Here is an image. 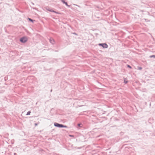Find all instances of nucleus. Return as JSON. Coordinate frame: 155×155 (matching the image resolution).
Listing matches in <instances>:
<instances>
[{
    "mask_svg": "<svg viewBox=\"0 0 155 155\" xmlns=\"http://www.w3.org/2000/svg\"><path fill=\"white\" fill-rule=\"evenodd\" d=\"M54 125L55 126L58 127H66L67 126L64 125L62 124H60L57 123H55L54 124Z\"/></svg>",
    "mask_w": 155,
    "mask_h": 155,
    "instance_id": "nucleus-1",
    "label": "nucleus"
},
{
    "mask_svg": "<svg viewBox=\"0 0 155 155\" xmlns=\"http://www.w3.org/2000/svg\"><path fill=\"white\" fill-rule=\"evenodd\" d=\"M27 41V39L25 37H22L20 39V41L22 43H25Z\"/></svg>",
    "mask_w": 155,
    "mask_h": 155,
    "instance_id": "nucleus-2",
    "label": "nucleus"
},
{
    "mask_svg": "<svg viewBox=\"0 0 155 155\" xmlns=\"http://www.w3.org/2000/svg\"><path fill=\"white\" fill-rule=\"evenodd\" d=\"M99 46L102 47L104 48H108V45L106 43H100L99 44Z\"/></svg>",
    "mask_w": 155,
    "mask_h": 155,
    "instance_id": "nucleus-3",
    "label": "nucleus"
},
{
    "mask_svg": "<svg viewBox=\"0 0 155 155\" xmlns=\"http://www.w3.org/2000/svg\"><path fill=\"white\" fill-rule=\"evenodd\" d=\"M50 42L52 44H54V40L52 38H51L49 39Z\"/></svg>",
    "mask_w": 155,
    "mask_h": 155,
    "instance_id": "nucleus-4",
    "label": "nucleus"
},
{
    "mask_svg": "<svg viewBox=\"0 0 155 155\" xmlns=\"http://www.w3.org/2000/svg\"><path fill=\"white\" fill-rule=\"evenodd\" d=\"M61 2L64 3V4L68 6V7H70V6L68 5V4H67V3L65 2L64 0H61Z\"/></svg>",
    "mask_w": 155,
    "mask_h": 155,
    "instance_id": "nucleus-5",
    "label": "nucleus"
},
{
    "mask_svg": "<svg viewBox=\"0 0 155 155\" xmlns=\"http://www.w3.org/2000/svg\"><path fill=\"white\" fill-rule=\"evenodd\" d=\"M48 10L50 12H54L56 14H59L58 12H55V11H54L52 9H48Z\"/></svg>",
    "mask_w": 155,
    "mask_h": 155,
    "instance_id": "nucleus-6",
    "label": "nucleus"
},
{
    "mask_svg": "<svg viewBox=\"0 0 155 155\" xmlns=\"http://www.w3.org/2000/svg\"><path fill=\"white\" fill-rule=\"evenodd\" d=\"M28 20L30 21H31L32 22H33L34 21H35L34 20H33L32 19H31V18H28Z\"/></svg>",
    "mask_w": 155,
    "mask_h": 155,
    "instance_id": "nucleus-7",
    "label": "nucleus"
},
{
    "mask_svg": "<svg viewBox=\"0 0 155 155\" xmlns=\"http://www.w3.org/2000/svg\"><path fill=\"white\" fill-rule=\"evenodd\" d=\"M31 113V112L29 111H28V112H27V114H26V115H29L30 114V113Z\"/></svg>",
    "mask_w": 155,
    "mask_h": 155,
    "instance_id": "nucleus-8",
    "label": "nucleus"
},
{
    "mask_svg": "<svg viewBox=\"0 0 155 155\" xmlns=\"http://www.w3.org/2000/svg\"><path fill=\"white\" fill-rule=\"evenodd\" d=\"M150 57L155 58V55H152L150 56Z\"/></svg>",
    "mask_w": 155,
    "mask_h": 155,
    "instance_id": "nucleus-9",
    "label": "nucleus"
},
{
    "mask_svg": "<svg viewBox=\"0 0 155 155\" xmlns=\"http://www.w3.org/2000/svg\"><path fill=\"white\" fill-rule=\"evenodd\" d=\"M128 81H126L125 79L124 80V83L125 84H126L127 83Z\"/></svg>",
    "mask_w": 155,
    "mask_h": 155,
    "instance_id": "nucleus-10",
    "label": "nucleus"
},
{
    "mask_svg": "<svg viewBox=\"0 0 155 155\" xmlns=\"http://www.w3.org/2000/svg\"><path fill=\"white\" fill-rule=\"evenodd\" d=\"M127 66L128 68H131V67L129 65H127Z\"/></svg>",
    "mask_w": 155,
    "mask_h": 155,
    "instance_id": "nucleus-11",
    "label": "nucleus"
},
{
    "mask_svg": "<svg viewBox=\"0 0 155 155\" xmlns=\"http://www.w3.org/2000/svg\"><path fill=\"white\" fill-rule=\"evenodd\" d=\"M81 124H78V126L79 127H81Z\"/></svg>",
    "mask_w": 155,
    "mask_h": 155,
    "instance_id": "nucleus-12",
    "label": "nucleus"
},
{
    "mask_svg": "<svg viewBox=\"0 0 155 155\" xmlns=\"http://www.w3.org/2000/svg\"><path fill=\"white\" fill-rule=\"evenodd\" d=\"M140 70H141L142 69V68L141 67H140L138 68Z\"/></svg>",
    "mask_w": 155,
    "mask_h": 155,
    "instance_id": "nucleus-13",
    "label": "nucleus"
},
{
    "mask_svg": "<svg viewBox=\"0 0 155 155\" xmlns=\"http://www.w3.org/2000/svg\"><path fill=\"white\" fill-rule=\"evenodd\" d=\"M69 136L71 137H74V136L73 135H70Z\"/></svg>",
    "mask_w": 155,
    "mask_h": 155,
    "instance_id": "nucleus-14",
    "label": "nucleus"
},
{
    "mask_svg": "<svg viewBox=\"0 0 155 155\" xmlns=\"http://www.w3.org/2000/svg\"><path fill=\"white\" fill-rule=\"evenodd\" d=\"M14 154L15 155H17V154H16V153H14Z\"/></svg>",
    "mask_w": 155,
    "mask_h": 155,
    "instance_id": "nucleus-15",
    "label": "nucleus"
},
{
    "mask_svg": "<svg viewBox=\"0 0 155 155\" xmlns=\"http://www.w3.org/2000/svg\"><path fill=\"white\" fill-rule=\"evenodd\" d=\"M35 125H36V126L37 125V124L36 123V124H35Z\"/></svg>",
    "mask_w": 155,
    "mask_h": 155,
    "instance_id": "nucleus-16",
    "label": "nucleus"
},
{
    "mask_svg": "<svg viewBox=\"0 0 155 155\" xmlns=\"http://www.w3.org/2000/svg\"><path fill=\"white\" fill-rule=\"evenodd\" d=\"M31 3H32L33 5H34V4L33 2H31Z\"/></svg>",
    "mask_w": 155,
    "mask_h": 155,
    "instance_id": "nucleus-17",
    "label": "nucleus"
},
{
    "mask_svg": "<svg viewBox=\"0 0 155 155\" xmlns=\"http://www.w3.org/2000/svg\"><path fill=\"white\" fill-rule=\"evenodd\" d=\"M74 34H76L75 33H74Z\"/></svg>",
    "mask_w": 155,
    "mask_h": 155,
    "instance_id": "nucleus-18",
    "label": "nucleus"
}]
</instances>
